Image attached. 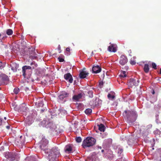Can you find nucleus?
<instances>
[{
  "instance_id": "10",
  "label": "nucleus",
  "mask_w": 161,
  "mask_h": 161,
  "mask_svg": "<svg viewBox=\"0 0 161 161\" xmlns=\"http://www.w3.org/2000/svg\"><path fill=\"white\" fill-rule=\"evenodd\" d=\"M152 125L149 124L145 127L143 132L142 133V134L144 136H147L151 131V130L152 129Z\"/></svg>"
},
{
  "instance_id": "6",
  "label": "nucleus",
  "mask_w": 161,
  "mask_h": 161,
  "mask_svg": "<svg viewBox=\"0 0 161 161\" xmlns=\"http://www.w3.org/2000/svg\"><path fill=\"white\" fill-rule=\"evenodd\" d=\"M35 51V48L31 47L27 49H26L25 53L26 55H29L30 58L31 57L32 59H34L37 57Z\"/></svg>"
},
{
  "instance_id": "13",
  "label": "nucleus",
  "mask_w": 161,
  "mask_h": 161,
  "mask_svg": "<svg viewBox=\"0 0 161 161\" xmlns=\"http://www.w3.org/2000/svg\"><path fill=\"white\" fill-rule=\"evenodd\" d=\"M64 77L66 80H68V81L70 83H72L73 82V79L70 73H68L65 74Z\"/></svg>"
},
{
  "instance_id": "38",
  "label": "nucleus",
  "mask_w": 161,
  "mask_h": 161,
  "mask_svg": "<svg viewBox=\"0 0 161 161\" xmlns=\"http://www.w3.org/2000/svg\"><path fill=\"white\" fill-rule=\"evenodd\" d=\"M29 89H30L28 87H25V89H24L25 90V91L26 92H28V91L29 90H30Z\"/></svg>"
},
{
  "instance_id": "37",
  "label": "nucleus",
  "mask_w": 161,
  "mask_h": 161,
  "mask_svg": "<svg viewBox=\"0 0 161 161\" xmlns=\"http://www.w3.org/2000/svg\"><path fill=\"white\" fill-rule=\"evenodd\" d=\"M123 152V149L121 148H119L118 151V153L121 154Z\"/></svg>"
},
{
  "instance_id": "12",
  "label": "nucleus",
  "mask_w": 161,
  "mask_h": 161,
  "mask_svg": "<svg viewBox=\"0 0 161 161\" xmlns=\"http://www.w3.org/2000/svg\"><path fill=\"white\" fill-rule=\"evenodd\" d=\"M120 58L119 63L122 65H124L128 62V59L127 57L124 55H122L120 57Z\"/></svg>"
},
{
  "instance_id": "23",
  "label": "nucleus",
  "mask_w": 161,
  "mask_h": 161,
  "mask_svg": "<svg viewBox=\"0 0 161 161\" xmlns=\"http://www.w3.org/2000/svg\"><path fill=\"white\" fill-rule=\"evenodd\" d=\"M25 161H36L35 158L33 157H27L25 159Z\"/></svg>"
},
{
  "instance_id": "52",
  "label": "nucleus",
  "mask_w": 161,
  "mask_h": 161,
  "mask_svg": "<svg viewBox=\"0 0 161 161\" xmlns=\"http://www.w3.org/2000/svg\"><path fill=\"white\" fill-rule=\"evenodd\" d=\"M99 148H100V149H101V147H99Z\"/></svg>"
},
{
  "instance_id": "32",
  "label": "nucleus",
  "mask_w": 161,
  "mask_h": 161,
  "mask_svg": "<svg viewBox=\"0 0 161 161\" xmlns=\"http://www.w3.org/2000/svg\"><path fill=\"white\" fill-rule=\"evenodd\" d=\"M152 68L154 69H157V65L154 63H152Z\"/></svg>"
},
{
  "instance_id": "8",
  "label": "nucleus",
  "mask_w": 161,
  "mask_h": 161,
  "mask_svg": "<svg viewBox=\"0 0 161 161\" xmlns=\"http://www.w3.org/2000/svg\"><path fill=\"white\" fill-rule=\"evenodd\" d=\"M9 79L6 75L2 74L0 75V85H6L8 83Z\"/></svg>"
},
{
  "instance_id": "20",
  "label": "nucleus",
  "mask_w": 161,
  "mask_h": 161,
  "mask_svg": "<svg viewBox=\"0 0 161 161\" xmlns=\"http://www.w3.org/2000/svg\"><path fill=\"white\" fill-rule=\"evenodd\" d=\"M15 143L16 145L20 147H22L23 143L22 141L19 140V139H17L15 141Z\"/></svg>"
},
{
  "instance_id": "21",
  "label": "nucleus",
  "mask_w": 161,
  "mask_h": 161,
  "mask_svg": "<svg viewBox=\"0 0 161 161\" xmlns=\"http://www.w3.org/2000/svg\"><path fill=\"white\" fill-rule=\"evenodd\" d=\"M98 129L101 131L104 132L105 130V127L103 124H100L98 125Z\"/></svg>"
},
{
  "instance_id": "44",
  "label": "nucleus",
  "mask_w": 161,
  "mask_h": 161,
  "mask_svg": "<svg viewBox=\"0 0 161 161\" xmlns=\"http://www.w3.org/2000/svg\"><path fill=\"white\" fill-rule=\"evenodd\" d=\"M159 73L160 74H161V68L160 69Z\"/></svg>"
},
{
  "instance_id": "36",
  "label": "nucleus",
  "mask_w": 161,
  "mask_h": 161,
  "mask_svg": "<svg viewBox=\"0 0 161 161\" xmlns=\"http://www.w3.org/2000/svg\"><path fill=\"white\" fill-rule=\"evenodd\" d=\"M130 64L132 65H134L136 64V62L134 60H131L130 61Z\"/></svg>"
},
{
  "instance_id": "54",
  "label": "nucleus",
  "mask_w": 161,
  "mask_h": 161,
  "mask_svg": "<svg viewBox=\"0 0 161 161\" xmlns=\"http://www.w3.org/2000/svg\"><path fill=\"white\" fill-rule=\"evenodd\" d=\"M7 161H10V160H7Z\"/></svg>"
},
{
  "instance_id": "24",
  "label": "nucleus",
  "mask_w": 161,
  "mask_h": 161,
  "mask_svg": "<svg viewBox=\"0 0 161 161\" xmlns=\"http://www.w3.org/2000/svg\"><path fill=\"white\" fill-rule=\"evenodd\" d=\"M6 33L8 36L11 35L13 34V31L12 29H8L7 30Z\"/></svg>"
},
{
  "instance_id": "53",
  "label": "nucleus",
  "mask_w": 161,
  "mask_h": 161,
  "mask_svg": "<svg viewBox=\"0 0 161 161\" xmlns=\"http://www.w3.org/2000/svg\"><path fill=\"white\" fill-rule=\"evenodd\" d=\"M154 149V148H153L152 149L153 150Z\"/></svg>"
},
{
  "instance_id": "5",
  "label": "nucleus",
  "mask_w": 161,
  "mask_h": 161,
  "mask_svg": "<svg viewBox=\"0 0 161 161\" xmlns=\"http://www.w3.org/2000/svg\"><path fill=\"white\" fill-rule=\"evenodd\" d=\"M5 158L8 159H10L11 160L14 161L16 160L18 161V159L20 157V154L18 152H6L5 154Z\"/></svg>"
},
{
  "instance_id": "30",
  "label": "nucleus",
  "mask_w": 161,
  "mask_h": 161,
  "mask_svg": "<svg viewBox=\"0 0 161 161\" xmlns=\"http://www.w3.org/2000/svg\"><path fill=\"white\" fill-rule=\"evenodd\" d=\"M20 109L22 111H26L28 110V108L26 107L25 106H23L21 107Z\"/></svg>"
},
{
  "instance_id": "47",
  "label": "nucleus",
  "mask_w": 161,
  "mask_h": 161,
  "mask_svg": "<svg viewBox=\"0 0 161 161\" xmlns=\"http://www.w3.org/2000/svg\"><path fill=\"white\" fill-rule=\"evenodd\" d=\"M7 37V36H5V37H4V36H3V37L2 38H3V39L4 37Z\"/></svg>"
},
{
  "instance_id": "28",
  "label": "nucleus",
  "mask_w": 161,
  "mask_h": 161,
  "mask_svg": "<svg viewBox=\"0 0 161 161\" xmlns=\"http://www.w3.org/2000/svg\"><path fill=\"white\" fill-rule=\"evenodd\" d=\"M107 96L108 98L109 99H113L115 97V96L114 95H112L110 94H108Z\"/></svg>"
},
{
  "instance_id": "2",
  "label": "nucleus",
  "mask_w": 161,
  "mask_h": 161,
  "mask_svg": "<svg viewBox=\"0 0 161 161\" xmlns=\"http://www.w3.org/2000/svg\"><path fill=\"white\" fill-rule=\"evenodd\" d=\"M123 115L126 118L129 123H133L136 119L137 115L136 111L132 110H125Z\"/></svg>"
},
{
  "instance_id": "34",
  "label": "nucleus",
  "mask_w": 161,
  "mask_h": 161,
  "mask_svg": "<svg viewBox=\"0 0 161 161\" xmlns=\"http://www.w3.org/2000/svg\"><path fill=\"white\" fill-rule=\"evenodd\" d=\"M103 83L102 81H101L99 82V86L100 88L103 87Z\"/></svg>"
},
{
  "instance_id": "16",
  "label": "nucleus",
  "mask_w": 161,
  "mask_h": 161,
  "mask_svg": "<svg viewBox=\"0 0 161 161\" xmlns=\"http://www.w3.org/2000/svg\"><path fill=\"white\" fill-rule=\"evenodd\" d=\"M92 70L93 73H97L101 72V69L98 65H97L93 67Z\"/></svg>"
},
{
  "instance_id": "3",
  "label": "nucleus",
  "mask_w": 161,
  "mask_h": 161,
  "mask_svg": "<svg viewBox=\"0 0 161 161\" xmlns=\"http://www.w3.org/2000/svg\"><path fill=\"white\" fill-rule=\"evenodd\" d=\"M32 69L30 66L25 65L22 67V75L25 78L29 80V81H33L34 80L31 78Z\"/></svg>"
},
{
  "instance_id": "18",
  "label": "nucleus",
  "mask_w": 161,
  "mask_h": 161,
  "mask_svg": "<svg viewBox=\"0 0 161 161\" xmlns=\"http://www.w3.org/2000/svg\"><path fill=\"white\" fill-rule=\"evenodd\" d=\"M69 94L65 92H63L59 96V98L61 100H62L64 98L68 96Z\"/></svg>"
},
{
  "instance_id": "4",
  "label": "nucleus",
  "mask_w": 161,
  "mask_h": 161,
  "mask_svg": "<svg viewBox=\"0 0 161 161\" xmlns=\"http://www.w3.org/2000/svg\"><path fill=\"white\" fill-rule=\"evenodd\" d=\"M96 142V140L94 138L88 137L84 140L82 146L84 148L90 147L95 144Z\"/></svg>"
},
{
  "instance_id": "26",
  "label": "nucleus",
  "mask_w": 161,
  "mask_h": 161,
  "mask_svg": "<svg viewBox=\"0 0 161 161\" xmlns=\"http://www.w3.org/2000/svg\"><path fill=\"white\" fill-rule=\"evenodd\" d=\"M92 112V110L91 108H87L85 111L86 114L87 115H89Z\"/></svg>"
},
{
  "instance_id": "48",
  "label": "nucleus",
  "mask_w": 161,
  "mask_h": 161,
  "mask_svg": "<svg viewBox=\"0 0 161 161\" xmlns=\"http://www.w3.org/2000/svg\"><path fill=\"white\" fill-rule=\"evenodd\" d=\"M4 119H5V120H6V117H5L4 118Z\"/></svg>"
},
{
  "instance_id": "39",
  "label": "nucleus",
  "mask_w": 161,
  "mask_h": 161,
  "mask_svg": "<svg viewBox=\"0 0 161 161\" xmlns=\"http://www.w3.org/2000/svg\"><path fill=\"white\" fill-rule=\"evenodd\" d=\"M118 161H125L124 159L123 158H119L118 160Z\"/></svg>"
},
{
  "instance_id": "35",
  "label": "nucleus",
  "mask_w": 161,
  "mask_h": 161,
  "mask_svg": "<svg viewBox=\"0 0 161 161\" xmlns=\"http://www.w3.org/2000/svg\"><path fill=\"white\" fill-rule=\"evenodd\" d=\"M4 67V65L3 64V63L1 62L0 61V69H3Z\"/></svg>"
},
{
  "instance_id": "50",
  "label": "nucleus",
  "mask_w": 161,
  "mask_h": 161,
  "mask_svg": "<svg viewBox=\"0 0 161 161\" xmlns=\"http://www.w3.org/2000/svg\"><path fill=\"white\" fill-rule=\"evenodd\" d=\"M22 137V136H20V137H19V138H21Z\"/></svg>"
},
{
  "instance_id": "45",
  "label": "nucleus",
  "mask_w": 161,
  "mask_h": 161,
  "mask_svg": "<svg viewBox=\"0 0 161 161\" xmlns=\"http://www.w3.org/2000/svg\"><path fill=\"white\" fill-rule=\"evenodd\" d=\"M155 93V92L153 91L152 92V94H154Z\"/></svg>"
},
{
  "instance_id": "41",
  "label": "nucleus",
  "mask_w": 161,
  "mask_h": 161,
  "mask_svg": "<svg viewBox=\"0 0 161 161\" xmlns=\"http://www.w3.org/2000/svg\"><path fill=\"white\" fill-rule=\"evenodd\" d=\"M2 120L0 118V125H1L2 124Z\"/></svg>"
},
{
  "instance_id": "31",
  "label": "nucleus",
  "mask_w": 161,
  "mask_h": 161,
  "mask_svg": "<svg viewBox=\"0 0 161 161\" xmlns=\"http://www.w3.org/2000/svg\"><path fill=\"white\" fill-rule=\"evenodd\" d=\"M76 141L78 142H80L81 141V139L80 137H78L75 138Z\"/></svg>"
},
{
  "instance_id": "1",
  "label": "nucleus",
  "mask_w": 161,
  "mask_h": 161,
  "mask_svg": "<svg viewBox=\"0 0 161 161\" xmlns=\"http://www.w3.org/2000/svg\"><path fill=\"white\" fill-rule=\"evenodd\" d=\"M48 158L50 161H55L57 157L60 155V150L57 147H54L49 150Z\"/></svg>"
},
{
  "instance_id": "17",
  "label": "nucleus",
  "mask_w": 161,
  "mask_h": 161,
  "mask_svg": "<svg viewBox=\"0 0 161 161\" xmlns=\"http://www.w3.org/2000/svg\"><path fill=\"white\" fill-rule=\"evenodd\" d=\"M88 73L86 71H82L80 73V77L81 79H84L85 78L86 76L88 75Z\"/></svg>"
},
{
  "instance_id": "33",
  "label": "nucleus",
  "mask_w": 161,
  "mask_h": 161,
  "mask_svg": "<svg viewBox=\"0 0 161 161\" xmlns=\"http://www.w3.org/2000/svg\"><path fill=\"white\" fill-rule=\"evenodd\" d=\"M58 59L59 60V61L60 62H63L64 61V59L63 58H61L60 56H59L58 57Z\"/></svg>"
},
{
  "instance_id": "40",
  "label": "nucleus",
  "mask_w": 161,
  "mask_h": 161,
  "mask_svg": "<svg viewBox=\"0 0 161 161\" xmlns=\"http://www.w3.org/2000/svg\"><path fill=\"white\" fill-rule=\"evenodd\" d=\"M66 50L67 52H69V51H70V48L69 47H67L66 48Z\"/></svg>"
},
{
  "instance_id": "42",
  "label": "nucleus",
  "mask_w": 161,
  "mask_h": 161,
  "mask_svg": "<svg viewBox=\"0 0 161 161\" xmlns=\"http://www.w3.org/2000/svg\"><path fill=\"white\" fill-rule=\"evenodd\" d=\"M6 127L8 129H9L10 128V127L9 126H6Z\"/></svg>"
},
{
  "instance_id": "9",
  "label": "nucleus",
  "mask_w": 161,
  "mask_h": 161,
  "mask_svg": "<svg viewBox=\"0 0 161 161\" xmlns=\"http://www.w3.org/2000/svg\"><path fill=\"white\" fill-rule=\"evenodd\" d=\"M140 82L139 80L133 78L130 79L129 82L128 83L129 86L131 87H133L134 86H138V84Z\"/></svg>"
},
{
  "instance_id": "22",
  "label": "nucleus",
  "mask_w": 161,
  "mask_h": 161,
  "mask_svg": "<svg viewBox=\"0 0 161 161\" xmlns=\"http://www.w3.org/2000/svg\"><path fill=\"white\" fill-rule=\"evenodd\" d=\"M149 68L148 64H145L144 67V70L146 73H148L149 71Z\"/></svg>"
},
{
  "instance_id": "46",
  "label": "nucleus",
  "mask_w": 161,
  "mask_h": 161,
  "mask_svg": "<svg viewBox=\"0 0 161 161\" xmlns=\"http://www.w3.org/2000/svg\"><path fill=\"white\" fill-rule=\"evenodd\" d=\"M33 64V63L32 62L31 63V65H32Z\"/></svg>"
},
{
  "instance_id": "19",
  "label": "nucleus",
  "mask_w": 161,
  "mask_h": 161,
  "mask_svg": "<svg viewBox=\"0 0 161 161\" xmlns=\"http://www.w3.org/2000/svg\"><path fill=\"white\" fill-rule=\"evenodd\" d=\"M97 159V156L94 154L91 155L87 158V160L89 161H96Z\"/></svg>"
},
{
  "instance_id": "7",
  "label": "nucleus",
  "mask_w": 161,
  "mask_h": 161,
  "mask_svg": "<svg viewBox=\"0 0 161 161\" xmlns=\"http://www.w3.org/2000/svg\"><path fill=\"white\" fill-rule=\"evenodd\" d=\"M48 143V141L45 138H43L40 143V147L42 150H43L46 153H48L49 150L47 148V145Z\"/></svg>"
},
{
  "instance_id": "11",
  "label": "nucleus",
  "mask_w": 161,
  "mask_h": 161,
  "mask_svg": "<svg viewBox=\"0 0 161 161\" xmlns=\"http://www.w3.org/2000/svg\"><path fill=\"white\" fill-rule=\"evenodd\" d=\"M73 145L69 144L66 145L64 148L65 152L68 153H71L72 152Z\"/></svg>"
},
{
  "instance_id": "14",
  "label": "nucleus",
  "mask_w": 161,
  "mask_h": 161,
  "mask_svg": "<svg viewBox=\"0 0 161 161\" xmlns=\"http://www.w3.org/2000/svg\"><path fill=\"white\" fill-rule=\"evenodd\" d=\"M116 46V45L114 44H111L110 46H108V50L110 52H115L117 51Z\"/></svg>"
},
{
  "instance_id": "27",
  "label": "nucleus",
  "mask_w": 161,
  "mask_h": 161,
  "mask_svg": "<svg viewBox=\"0 0 161 161\" xmlns=\"http://www.w3.org/2000/svg\"><path fill=\"white\" fill-rule=\"evenodd\" d=\"M87 93L90 97L92 98L93 97V92L92 91H89Z\"/></svg>"
},
{
  "instance_id": "15",
  "label": "nucleus",
  "mask_w": 161,
  "mask_h": 161,
  "mask_svg": "<svg viewBox=\"0 0 161 161\" xmlns=\"http://www.w3.org/2000/svg\"><path fill=\"white\" fill-rule=\"evenodd\" d=\"M83 96V95L82 93H79L77 95H74L72 97L73 101L75 102H78L79 100L81 99Z\"/></svg>"
},
{
  "instance_id": "51",
  "label": "nucleus",
  "mask_w": 161,
  "mask_h": 161,
  "mask_svg": "<svg viewBox=\"0 0 161 161\" xmlns=\"http://www.w3.org/2000/svg\"><path fill=\"white\" fill-rule=\"evenodd\" d=\"M152 147H153L154 146V145H152Z\"/></svg>"
},
{
  "instance_id": "29",
  "label": "nucleus",
  "mask_w": 161,
  "mask_h": 161,
  "mask_svg": "<svg viewBox=\"0 0 161 161\" xmlns=\"http://www.w3.org/2000/svg\"><path fill=\"white\" fill-rule=\"evenodd\" d=\"M19 91V89L18 88H15L14 90V92L15 94H17Z\"/></svg>"
},
{
  "instance_id": "43",
  "label": "nucleus",
  "mask_w": 161,
  "mask_h": 161,
  "mask_svg": "<svg viewBox=\"0 0 161 161\" xmlns=\"http://www.w3.org/2000/svg\"><path fill=\"white\" fill-rule=\"evenodd\" d=\"M125 69H128V67L127 66H125Z\"/></svg>"
},
{
  "instance_id": "25",
  "label": "nucleus",
  "mask_w": 161,
  "mask_h": 161,
  "mask_svg": "<svg viewBox=\"0 0 161 161\" xmlns=\"http://www.w3.org/2000/svg\"><path fill=\"white\" fill-rule=\"evenodd\" d=\"M120 77L124 78L126 76L125 71H124L122 72L119 75Z\"/></svg>"
},
{
  "instance_id": "49",
  "label": "nucleus",
  "mask_w": 161,
  "mask_h": 161,
  "mask_svg": "<svg viewBox=\"0 0 161 161\" xmlns=\"http://www.w3.org/2000/svg\"><path fill=\"white\" fill-rule=\"evenodd\" d=\"M103 151H104V150H102V152H103Z\"/></svg>"
}]
</instances>
